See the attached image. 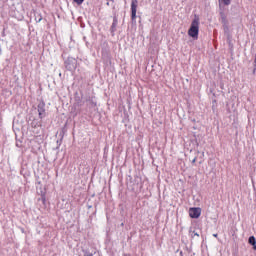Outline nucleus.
<instances>
[{"mask_svg":"<svg viewBox=\"0 0 256 256\" xmlns=\"http://www.w3.org/2000/svg\"><path fill=\"white\" fill-rule=\"evenodd\" d=\"M199 23V17L195 16L188 30L189 37L194 40L199 39Z\"/></svg>","mask_w":256,"mask_h":256,"instance_id":"f257e3e1","label":"nucleus"},{"mask_svg":"<svg viewBox=\"0 0 256 256\" xmlns=\"http://www.w3.org/2000/svg\"><path fill=\"white\" fill-rule=\"evenodd\" d=\"M189 215L191 219H199V217H201V208H190Z\"/></svg>","mask_w":256,"mask_h":256,"instance_id":"f03ea898","label":"nucleus"},{"mask_svg":"<svg viewBox=\"0 0 256 256\" xmlns=\"http://www.w3.org/2000/svg\"><path fill=\"white\" fill-rule=\"evenodd\" d=\"M137 0H132L131 3V11H132V20L135 21L136 17H137Z\"/></svg>","mask_w":256,"mask_h":256,"instance_id":"7ed1b4c3","label":"nucleus"},{"mask_svg":"<svg viewBox=\"0 0 256 256\" xmlns=\"http://www.w3.org/2000/svg\"><path fill=\"white\" fill-rule=\"evenodd\" d=\"M43 107H44V104L38 105V113H39L40 119H43V117H45V109Z\"/></svg>","mask_w":256,"mask_h":256,"instance_id":"20e7f679","label":"nucleus"},{"mask_svg":"<svg viewBox=\"0 0 256 256\" xmlns=\"http://www.w3.org/2000/svg\"><path fill=\"white\" fill-rule=\"evenodd\" d=\"M220 19H221L223 25H227V23H228L227 14H225V12L223 10L220 11Z\"/></svg>","mask_w":256,"mask_h":256,"instance_id":"39448f33","label":"nucleus"},{"mask_svg":"<svg viewBox=\"0 0 256 256\" xmlns=\"http://www.w3.org/2000/svg\"><path fill=\"white\" fill-rule=\"evenodd\" d=\"M248 241H249L250 245H256L255 236H251Z\"/></svg>","mask_w":256,"mask_h":256,"instance_id":"423d86ee","label":"nucleus"},{"mask_svg":"<svg viewBox=\"0 0 256 256\" xmlns=\"http://www.w3.org/2000/svg\"><path fill=\"white\" fill-rule=\"evenodd\" d=\"M221 3H224V5H231V0H219Z\"/></svg>","mask_w":256,"mask_h":256,"instance_id":"0eeeda50","label":"nucleus"},{"mask_svg":"<svg viewBox=\"0 0 256 256\" xmlns=\"http://www.w3.org/2000/svg\"><path fill=\"white\" fill-rule=\"evenodd\" d=\"M83 1H85V0H74V2L77 3V5H81L83 3Z\"/></svg>","mask_w":256,"mask_h":256,"instance_id":"6e6552de","label":"nucleus"},{"mask_svg":"<svg viewBox=\"0 0 256 256\" xmlns=\"http://www.w3.org/2000/svg\"><path fill=\"white\" fill-rule=\"evenodd\" d=\"M32 127H37V121L32 122Z\"/></svg>","mask_w":256,"mask_h":256,"instance_id":"1a4fd4ad","label":"nucleus"},{"mask_svg":"<svg viewBox=\"0 0 256 256\" xmlns=\"http://www.w3.org/2000/svg\"><path fill=\"white\" fill-rule=\"evenodd\" d=\"M68 69H70V71H73V69H75V66L73 67L69 66Z\"/></svg>","mask_w":256,"mask_h":256,"instance_id":"9d476101","label":"nucleus"},{"mask_svg":"<svg viewBox=\"0 0 256 256\" xmlns=\"http://www.w3.org/2000/svg\"><path fill=\"white\" fill-rule=\"evenodd\" d=\"M197 161V158H194L193 160H192V163H195Z\"/></svg>","mask_w":256,"mask_h":256,"instance_id":"9b49d317","label":"nucleus"},{"mask_svg":"<svg viewBox=\"0 0 256 256\" xmlns=\"http://www.w3.org/2000/svg\"><path fill=\"white\" fill-rule=\"evenodd\" d=\"M252 246H253L254 251H256V244H254Z\"/></svg>","mask_w":256,"mask_h":256,"instance_id":"f8f14e48","label":"nucleus"},{"mask_svg":"<svg viewBox=\"0 0 256 256\" xmlns=\"http://www.w3.org/2000/svg\"><path fill=\"white\" fill-rule=\"evenodd\" d=\"M194 236H195V237H199V234H198V233H194Z\"/></svg>","mask_w":256,"mask_h":256,"instance_id":"ddd939ff","label":"nucleus"},{"mask_svg":"<svg viewBox=\"0 0 256 256\" xmlns=\"http://www.w3.org/2000/svg\"><path fill=\"white\" fill-rule=\"evenodd\" d=\"M213 237H217V234H213Z\"/></svg>","mask_w":256,"mask_h":256,"instance_id":"4468645a","label":"nucleus"},{"mask_svg":"<svg viewBox=\"0 0 256 256\" xmlns=\"http://www.w3.org/2000/svg\"><path fill=\"white\" fill-rule=\"evenodd\" d=\"M42 200L45 201V197H43Z\"/></svg>","mask_w":256,"mask_h":256,"instance_id":"2eb2a0df","label":"nucleus"}]
</instances>
